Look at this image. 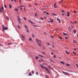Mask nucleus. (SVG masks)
Returning a JSON list of instances; mask_svg holds the SVG:
<instances>
[{
  "instance_id": "nucleus-1",
  "label": "nucleus",
  "mask_w": 78,
  "mask_h": 78,
  "mask_svg": "<svg viewBox=\"0 0 78 78\" xmlns=\"http://www.w3.org/2000/svg\"><path fill=\"white\" fill-rule=\"evenodd\" d=\"M62 73H63V74H64L65 75V74H66L67 75H69V73H68L67 72H63Z\"/></svg>"
},
{
  "instance_id": "nucleus-2",
  "label": "nucleus",
  "mask_w": 78,
  "mask_h": 78,
  "mask_svg": "<svg viewBox=\"0 0 78 78\" xmlns=\"http://www.w3.org/2000/svg\"><path fill=\"white\" fill-rule=\"evenodd\" d=\"M21 36L22 38L23 39H25V37L24 36H23V34H22Z\"/></svg>"
},
{
  "instance_id": "nucleus-3",
  "label": "nucleus",
  "mask_w": 78,
  "mask_h": 78,
  "mask_svg": "<svg viewBox=\"0 0 78 78\" xmlns=\"http://www.w3.org/2000/svg\"><path fill=\"white\" fill-rule=\"evenodd\" d=\"M28 22H30L32 24H33V22H32L31 21L29 20H28Z\"/></svg>"
},
{
  "instance_id": "nucleus-4",
  "label": "nucleus",
  "mask_w": 78,
  "mask_h": 78,
  "mask_svg": "<svg viewBox=\"0 0 78 78\" xmlns=\"http://www.w3.org/2000/svg\"><path fill=\"white\" fill-rule=\"evenodd\" d=\"M54 6L55 8H57V6H56V3H54Z\"/></svg>"
},
{
  "instance_id": "nucleus-5",
  "label": "nucleus",
  "mask_w": 78,
  "mask_h": 78,
  "mask_svg": "<svg viewBox=\"0 0 78 78\" xmlns=\"http://www.w3.org/2000/svg\"><path fill=\"white\" fill-rule=\"evenodd\" d=\"M44 13H44L45 14H47V15H48L49 14V13H47V12H44Z\"/></svg>"
},
{
  "instance_id": "nucleus-6",
  "label": "nucleus",
  "mask_w": 78,
  "mask_h": 78,
  "mask_svg": "<svg viewBox=\"0 0 78 78\" xmlns=\"http://www.w3.org/2000/svg\"><path fill=\"white\" fill-rule=\"evenodd\" d=\"M38 56H40V57H41V58H44V57L43 56L39 54V55H38Z\"/></svg>"
},
{
  "instance_id": "nucleus-7",
  "label": "nucleus",
  "mask_w": 78,
  "mask_h": 78,
  "mask_svg": "<svg viewBox=\"0 0 78 78\" xmlns=\"http://www.w3.org/2000/svg\"><path fill=\"white\" fill-rule=\"evenodd\" d=\"M67 16H68V17H69L70 16V15H69V12H67Z\"/></svg>"
},
{
  "instance_id": "nucleus-8",
  "label": "nucleus",
  "mask_w": 78,
  "mask_h": 78,
  "mask_svg": "<svg viewBox=\"0 0 78 78\" xmlns=\"http://www.w3.org/2000/svg\"><path fill=\"white\" fill-rule=\"evenodd\" d=\"M57 20L58 21L59 23H61V20H60L59 18H57Z\"/></svg>"
},
{
  "instance_id": "nucleus-9",
  "label": "nucleus",
  "mask_w": 78,
  "mask_h": 78,
  "mask_svg": "<svg viewBox=\"0 0 78 78\" xmlns=\"http://www.w3.org/2000/svg\"><path fill=\"white\" fill-rule=\"evenodd\" d=\"M40 66H41V67H42L43 69H44L45 67H44V66H43V65H40Z\"/></svg>"
},
{
  "instance_id": "nucleus-10",
  "label": "nucleus",
  "mask_w": 78,
  "mask_h": 78,
  "mask_svg": "<svg viewBox=\"0 0 78 78\" xmlns=\"http://www.w3.org/2000/svg\"><path fill=\"white\" fill-rule=\"evenodd\" d=\"M66 52L67 54H68V55H69V54H70V53H69V52L67 51H66Z\"/></svg>"
},
{
  "instance_id": "nucleus-11",
  "label": "nucleus",
  "mask_w": 78,
  "mask_h": 78,
  "mask_svg": "<svg viewBox=\"0 0 78 78\" xmlns=\"http://www.w3.org/2000/svg\"><path fill=\"white\" fill-rule=\"evenodd\" d=\"M24 27L26 28V29H28V27L26 25H24Z\"/></svg>"
},
{
  "instance_id": "nucleus-12",
  "label": "nucleus",
  "mask_w": 78,
  "mask_h": 78,
  "mask_svg": "<svg viewBox=\"0 0 78 78\" xmlns=\"http://www.w3.org/2000/svg\"><path fill=\"white\" fill-rule=\"evenodd\" d=\"M37 43H38V44L39 45V47H41V45L39 42H38Z\"/></svg>"
},
{
  "instance_id": "nucleus-13",
  "label": "nucleus",
  "mask_w": 78,
  "mask_h": 78,
  "mask_svg": "<svg viewBox=\"0 0 78 78\" xmlns=\"http://www.w3.org/2000/svg\"><path fill=\"white\" fill-rule=\"evenodd\" d=\"M4 29H5V30H8V27H5L4 28Z\"/></svg>"
},
{
  "instance_id": "nucleus-14",
  "label": "nucleus",
  "mask_w": 78,
  "mask_h": 78,
  "mask_svg": "<svg viewBox=\"0 0 78 78\" xmlns=\"http://www.w3.org/2000/svg\"><path fill=\"white\" fill-rule=\"evenodd\" d=\"M20 9L21 11H22L23 9V8L20 6Z\"/></svg>"
},
{
  "instance_id": "nucleus-15",
  "label": "nucleus",
  "mask_w": 78,
  "mask_h": 78,
  "mask_svg": "<svg viewBox=\"0 0 78 78\" xmlns=\"http://www.w3.org/2000/svg\"><path fill=\"white\" fill-rule=\"evenodd\" d=\"M61 63L62 64H65V63H64V62L63 61H61Z\"/></svg>"
},
{
  "instance_id": "nucleus-16",
  "label": "nucleus",
  "mask_w": 78,
  "mask_h": 78,
  "mask_svg": "<svg viewBox=\"0 0 78 78\" xmlns=\"http://www.w3.org/2000/svg\"><path fill=\"white\" fill-rule=\"evenodd\" d=\"M44 69H45V70H47L48 71V69H47V68L45 67V68H44Z\"/></svg>"
},
{
  "instance_id": "nucleus-17",
  "label": "nucleus",
  "mask_w": 78,
  "mask_h": 78,
  "mask_svg": "<svg viewBox=\"0 0 78 78\" xmlns=\"http://www.w3.org/2000/svg\"><path fill=\"white\" fill-rule=\"evenodd\" d=\"M66 65L67 66H70V64H69L68 63H66Z\"/></svg>"
},
{
  "instance_id": "nucleus-18",
  "label": "nucleus",
  "mask_w": 78,
  "mask_h": 78,
  "mask_svg": "<svg viewBox=\"0 0 78 78\" xmlns=\"http://www.w3.org/2000/svg\"><path fill=\"white\" fill-rule=\"evenodd\" d=\"M31 75H32V74H31V73H29V74L28 75V76H31Z\"/></svg>"
},
{
  "instance_id": "nucleus-19",
  "label": "nucleus",
  "mask_w": 78,
  "mask_h": 78,
  "mask_svg": "<svg viewBox=\"0 0 78 78\" xmlns=\"http://www.w3.org/2000/svg\"><path fill=\"white\" fill-rule=\"evenodd\" d=\"M9 7L10 8H12V7L11 6V4H9Z\"/></svg>"
},
{
  "instance_id": "nucleus-20",
  "label": "nucleus",
  "mask_w": 78,
  "mask_h": 78,
  "mask_svg": "<svg viewBox=\"0 0 78 78\" xmlns=\"http://www.w3.org/2000/svg\"><path fill=\"white\" fill-rule=\"evenodd\" d=\"M2 11H3V10H4V8L3 7H2Z\"/></svg>"
},
{
  "instance_id": "nucleus-21",
  "label": "nucleus",
  "mask_w": 78,
  "mask_h": 78,
  "mask_svg": "<svg viewBox=\"0 0 78 78\" xmlns=\"http://www.w3.org/2000/svg\"><path fill=\"white\" fill-rule=\"evenodd\" d=\"M52 14L53 16H56V14L55 13H52Z\"/></svg>"
},
{
  "instance_id": "nucleus-22",
  "label": "nucleus",
  "mask_w": 78,
  "mask_h": 78,
  "mask_svg": "<svg viewBox=\"0 0 78 78\" xmlns=\"http://www.w3.org/2000/svg\"><path fill=\"white\" fill-rule=\"evenodd\" d=\"M63 34L65 35V36H66V35H67V34H66V33H63Z\"/></svg>"
},
{
  "instance_id": "nucleus-23",
  "label": "nucleus",
  "mask_w": 78,
  "mask_h": 78,
  "mask_svg": "<svg viewBox=\"0 0 78 78\" xmlns=\"http://www.w3.org/2000/svg\"><path fill=\"white\" fill-rule=\"evenodd\" d=\"M35 59H37L38 58H39V57L36 56L35 57Z\"/></svg>"
},
{
  "instance_id": "nucleus-24",
  "label": "nucleus",
  "mask_w": 78,
  "mask_h": 78,
  "mask_svg": "<svg viewBox=\"0 0 78 78\" xmlns=\"http://www.w3.org/2000/svg\"><path fill=\"white\" fill-rule=\"evenodd\" d=\"M76 30H73V33H76Z\"/></svg>"
},
{
  "instance_id": "nucleus-25",
  "label": "nucleus",
  "mask_w": 78,
  "mask_h": 78,
  "mask_svg": "<svg viewBox=\"0 0 78 78\" xmlns=\"http://www.w3.org/2000/svg\"><path fill=\"white\" fill-rule=\"evenodd\" d=\"M36 75H39V73H38L37 72H36Z\"/></svg>"
},
{
  "instance_id": "nucleus-26",
  "label": "nucleus",
  "mask_w": 78,
  "mask_h": 78,
  "mask_svg": "<svg viewBox=\"0 0 78 78\" xmlns=\"http://www.w3.org/2000/svg\"><path fill=\"white\" fill-rule=\"evenodd\" d=\"M45 76H46V78H49V77H48V76H47V75H45Z\"/></svg>"
},
{
  "instance_id": "nucleus-27",
  "label": "nucleus",
  "mask_w": 78,
  "mask_h": 78,
  "mask_svg": "<svg viewBox=\"0 0 78 78\" xmlns=\"http://www.w3.org/2000/svg\"><path fill=\"white\" fill-rule=\"evenodd\" d=\"M6 18L7 19H8V20H9V17H8V16H7Z\"/></svg>"
},
{
  "instance_id": "nucleus-28",
  "label": "nucleus",
  "mask_w": 78,
  "mask_h": 78,
  "mask_svg": "<svg viewBox=\"0 0 78 78\" xmlns=\"http://www.w3.org/2000/svg\"><path fill=\"white\" fill-rule=\"evenodd\" d=\"M34 71H32L31 72L32 73L34 74Z\"/></svg>"
},
{
  "instance_id": "nucleus-29",
  "label": "nucleus",
  "mask_w": 78,
  "mask_h": 78,
  "mask_svg": "<svg viewBox=\"0 0 78 78\" xmlns=\"http://www.w3.org/2000/svg\"><path fill=\"white\" fill-rule=\"evenodd\" d=\"M76 12L75 10H74V14H76Z\"/></svg>"
},
{
  "instance_id": "nucleus-30",
  "label": "nucleus",
  "mask_w": 78,
  "mask_h": 78,
  "mask_svg": "<svg viewBox=\"0 0 78 78\" xmlns=\"http://www.w3.org/2000/svg\"><path fill=\"white\" fill-rule=\"evenodd\" d=\"M27 32L28 33H29V31L28 30V29L27 30H26Z\"/></svg>"
},
{
  "instance_id": "nucleus-31",
  "label": "nucleus",
  "mask_w": 78,
  "mask_h": 78,
  "mask_svg": "<svg viewBox=\"0 0 78 78\" xmlns=\"http://www.w3.org/2000/svg\"><path fill=\"white\" fill-rule=\"evenodd\" d=\"M63 2V0H62L61 2H60V3L61 4V3H62Z\"/></svg>"
},
{
  "instance_id": "nucleus-32",
  "label": "nucleus",
  "mask_w": 78,
  "mask_h": 78,
  "mask_svg": "<svg viewBox=\"0 0 78 78\" xmlns=\"http://www.w3.org/2000/svg\"><path fill=\"white\" fill-rule=\"evenodd\" d=\"M18 22H19V23H21L20 22V20H19L18 19Z\"/></svg>"
},
{
  "instance_id": "nucleus-33",
  "label": "nucleus",
  "mask_w": 78,
  "mask_h": 78,
  "mask_svg": "<svg viewBox=\"0 0 78 78\" xmlns=\"http://www.w3.org/2000/svg\"><path fill=\"white\" fill-rule=\"evenodd\" d=\"M73 53H74V54H75V55H76V53L74 51L73 52Z\"/></svg>"
},
{
  "instance_id": "nucleus-34",
  "label": "nucleus",
  "mask_w": 78,
  "mask_h": 78,
  "mask_svg": "<svg viewBox=\"0 0 78 78\" xmlns=\"http://www.w3.org/2000/svg\"><path fill=\"white\" fill-rule=\"evenodd\" d=\"M73 42L74 43H77L76 41H73Z\"/></svg>"
},
{
  "instance_id": "nucleus-35",
  "label": "nucleus",
  "mask_w": 78,
  "mask_h": 78,
  "mask_svg": "<svg viewBox=\"0 0 78 78\" xmlns=\"http://www.w3.org/2000/svg\"><path fill=\"white\" fill-rule=\"evenodd\" d=\"M32 34V36L33 37H34V35H33V34Z\"/></svg>"
},
{
  "instance_id": "nucleus-36",
  "label": "nucleus",
  "mask_w": 78,
  "mask_h": 78,
  "mask_svg": "<svg viewBox=\"0 0 78 78\" xmlns=\"http://www.w3.org/2000/svg\"><path fill=\"white\" fill-rule=\"evenodd\" d=\"M2 28H4L5 27V26L4 25H2Z\"/></svg>"
},
{
  "instance_id": "nucleus-37",
  "label": "nucleus",
  "mask_w": 78,
  "mask_h": 78,
  "mask_svg": "<svg viewBox=\"0 0 78 78\" xmlns=\"http://www.w3.org/2000/svg\"><path fill=\"white\" fill-rule=\"evenodd\" d=\"M36 40L37 41V43H38V42H39V41H38V40H37V39H36Z\"/></svg>"
},
{
  "instance_id": "nucleus-38",
  "label": "nucleus",
  "mask_w": 78,
  "mask_h": 78,
  "mask_svg": "<svg viewBox=\"0 0 78 78\" xmlns=\"http://www.w3.org/2000/svg\"><path fill=\"white\" fill-rule=\"evenodd\" d=\"M23 19H24V20H27V19H26V18H25V17H24Z\"/></svg>"
},
{
  "instance_id": "nucleus-39",
  "label": "nucleus",
  "mask_w": 78,
  "mask_h": 78,
  "mask_svg": "<svg viewBox=\"0 0 78 78\" xmlns=\"http://www.w3.org/2000/svg\"><path fill=\"white\" fill-rule=\"evenodd\" d=\"M2 31H5V29L4 28H2Z\"/></svg>"
},
{
  "instance_id": "nucleus-40",
  "label": "nucleus",
  "mask_w": 78,
  "mask_h": 78,
  "mask_svg": "<svg viewBox=\"0 0 78 78\" xmlns=\"http://www.w3.org/2000/svg\"><path fill=\"white\" fill-rule=\"evenodd\" d=\"M34 5H36V6H37V4L36 3H34Z\"/></svg>"
},
{
  "instance_id": "nucleus-41",
  "label": "nucleus",
  "mask_w": 78,
  "mask_h": 78,
  "mask_svg": "<svg viewBox=\"0 0 78 78\" xmlns=\"http://www.w3.org/2000/svg\"><path fill=\"white\" fill-rule=\"evenodd\" d=\"M4 7L5 8H6V5H4Z\"/></svg>"
},
{
  "instance_id": "nucleus-42",
  "label": "nucleus",
  "mask_w": 78,
  "mask_h": 78,
  "mask_svg": "<svg viewBox=\"0 0 78 78\" xmlns=\"http://www.w3.org/2000/svg\"><path fill=\"white\" fill-rule=\"evenodd\" d=\"M47 45H50V44L48 43H47Z\"/></svg>"
},
{
  "instance_id": "nucleus-43",
  "label": "nucleus",
  "mask_w": 78,
  "mask_h": 78,
  "mask_svg": "<svg viewBox=\"0 0 78 78\" xmlns=\"http://www.w3.org/2000/svg\"><path fill=\"white\" fill-rule=\"evenodd\" d=\"M18 28H20V27L19 25H18Z\"/></svg>"
},
{
  "instance_id": "nucleus-44",
  "label": "nucleus",
  "mask_w": 78,
  "mask_h": 78,
  "mask_svg": "<svg viewBox=\"0 0 78 78\" xmlns=\"http://www.w3.org/2000/svg\"><path fill=\"white\" fill-rule=\"evenodd\" d=\"M21 6V7H24V6L23 5H21V6Z\"/></svg>"
},
{
  "instance_id": "nucleus-45",
  "label": "nucleus",
  "mask_w": 78,
  "mask_h": 78,
  "mask_svg": "<svg viewBox=\"0 0 78 78\" xmlns=\"http://www.w3.org/2000/svg\"><path fill=\"white\" fill-rule=\"evenodd\" d=\"M18 19H20V20H21V19H20V18L19 17V16H18Z\"/></svg>"
},
{
  "instance_id": "nucleus-46",
  "label": "nucleus",
  "mask_w": 78,
  "mask_h": 78,
  "mask_svg": "<svg viewBox=\"0 0 78 78\" xmlns=\"http://www.w3.org/2000/svg\"><path fill=\"white\" fill-rule=\"evenodd\" d=\"M54 57L55 58H56V56H55V55H54Z\"/></svg>"
},
{
  "instance_id": "nucleus-47",
  "label": "nucleus",
  "mask_w": 78,
  "mask_h": 78,
  "mask_svg": "<svg viewBox=\"0 0 78 78\" xmlns=\"http://www.w3.org/2000/svg\"><path fill=\"white\" fill-rule=\"evenodd\" d=\"M42 22H41V21H39L38 22V23H41Z\"/></svg>"
},
{
  "instance_id": "nucleus-48",
  "label": "nucleus",
  "mask_w": 78,
  "mask_h": 78,
  "mask_svg": "<svg viewBox=\"0 0 78 78\" xmlns=\"http://www.w3.org/2000/svg\"><path fill=\"white\" fill-rule=\"evenodd\" d=\"M0 12H1V13H2V11L1 10V9L0 8Z\"/></svg>"
},
{
  "instance_id": "nucleus-49",
  "label": "nucleus",
  "mask_w": 78,
  "mask_h": 78,
  "mask_svg": "<svg viewBox=\"0 0 78 78\" xmlns=\"http://www.w3.org/2000/svg\"><path fill=\"white\" fill-rule=\"evenodd\" d=\"M15 10L16 11H18V10H17V9H15Z\"/></svg>"
},
{
  "instance_id": "nucleus-50",
  "label": "nucleus",
  "mask_w": 78,
  "mask_h": 78,
  "mask_svg": "<svg viewBox=\"0 0 78 78\" xmlns=\"http://www.w3.org/2000/svg\"><path fill=\"white\" fill-rule=\"evenodd\" d=\"M30 41H32V40L31 39V38L30 37V38L29 39Z\"/></svg>"
},
{
  "instance_id": "nucleus-51",
  "label": "nucleus",
  "mask_w": 78,
  "mask_h": 78,
  "mask_svg": "<svg viewBox=\"0 0 78 78\" xmlns=\"http://www.w3.org/2000/svg\"><path fill=\"white\" fill-rule=\"evenodd\" d=\"M48 73H49V74H50V71L48 70Z\"/></svg>"
},
{
  "instance_id": "nucleus-52",
  "label": "nucleus",
  "mask_w": 78,
  "mask_h": 78,
  "mask_svg": "<svg viewBox=\"0 0 78 78\" xmlns=\"http://www.w3.org/2000/svg\"><path fill=\"white\" fill-rule=\"evenodd\" d=\"M68 37H65V39H68Z\"/></svg>"
},
{
  "instance_id": "nucleus-53",
  "label": "nucleus",
  "mask_w": 78,
  "mask_h": 78,
  "mask_svg": "<svg viewBox=\"0 0 78 78\" xmlns=\"http://www.w3.org/2000/svg\"><path fill=\"white\" fill-rule=\"evenodd\" d=\"M41 20H44V19L43 18L41 17Z\"/></svg>"
},
{
  "instance_id": "nucleus-54",
  "label": "nucleus",
  "mask_w": 78,
  "mask_h": 78,
  "mask_svg": "<svg viewBox=\"0 0 78 78\" xmlns=\"http://www.w3.org/2000/svg\"><path fill=\"white\" fill-rule=\"evenodd\" d=\"M51 54L52 55H53V54H54V53H53V52H51Z\"/></svg>"
},
{
  "instance_id": "nucleus-55",
  "label": "nucleus",
  "mask_w": 78,
  "mask_h": 78,
  "mask_svg": "<svg viewBox=\"0 0 78 78\" xmlns=\"http://www.w3.org/2000/svg\"><path fill=\"white\" fill-rule=\"evenodd\" d=\"M59 39H62V37H59Z\"/></svg>"
},
{
  "instance_id": "nucleus-56",
  "label": "nucleus",
  "mask_w": 78,
  "mask_h": 78,
  "mask_svg": "<svg viewBox=\"0 0 78 78\" xmlns=\"http://www.w3.org/2000/svg\"><path fill=\"white\" fill-rule=\"evenodd\" d=\"M50 60V61H51V62H53V61L52 60H51V59H50V60Z\"/></svg>"
},
{
  "instance_id": "nucleus-57",
  "label": "nucleus",
  "mask_w": 78,
  "mask_h": 78,
  "mask_svg": "<svg viewBox=\"0 0 78 78\" xmlns=\"http://www.w3.org/2000/svg\"><path fill=\"white\" fill-rule=\"evenodd\" d=\"M62 12H64V11L63 10H62Z\"/></svg>"
},
{
  "instance_id": "nucleus-58",
  "label": "nucleus",
  "mask_w": 78,
  "mask_h": 78,
  "mask_svg": "<svg viewBox=\"0 0 78 78\" xmlns=\"http://www.w3.org/2000/svg\"><path fill=\"white\" fill-rule=\"evenodd\" d=\"M76 66H77V67H78V64H76Z\"/></svg>"
},
{
  "instance_id": "nucleus-59",
  "label": "nucleus",
  "mask_w": 78,
  "mask_h": 78,
  "mask_svg": "<svg viewBox=\"0 0 78 78\" xmlns=\"http://www.w3.org/2000/svg\"><path fill=\"white\" fill-rule=\"evenodd\" d=\"M24 9L25 10V11H26V10L25 9V7H24Z\"/></svg>"
},
{
  "instance_id": "nucleus-60",
  "label": "nucleus",
  "mask_w": 78,
  "mask_h": 78,
  "mask_svg": "<svg viewBox=\"0 0 78 78\" xmlns=\"http://www.w3.org/2000/svg\"><path fill=\"white\" fill-rule=\"evenodd\" d=\"M51 37L52 38H53V36H51Z\"/></svg>"
},
{
  "instance_id": "nucleus-61",
  "label": "nucleus",
  "mask_w": 78,
  "mask_h": 78,
  "mask_svg": "<svg viewBox=\"0 0 78 78\" xmlns=\"http://www.w3.org/2000/svg\"><path fill=\"white\" fill-rule=\"evenodd\" d=\"M11 44H12V43H9V45H11Z\"/></svg>"
},
{
  "instance_id": "nucleus-62",
  "label": "nucleus",
  "mask_w": 78,
  "mask_h": 78,
  "mask_svg": "<svg viewBox=\"0 0 78 78\" xmlns=\"http://www.w3.org/2000/svg\"><path fill=\"white\" fill-rule=\"evenodd\" d=\"M52 46L53 47V48H55V46H54L53 45V44H52Z\"/></svg>"
},
{
  "instance_id": "nucleus-63",
  "label": "nucleus",
  "mask_w": 78,
  "mask_h": 78,
  "mask_svg": "<svg viewBox=\"0 0 78 78\" xmlns=\"http://www.w3.org/2000/svg\"><path fill=\"white\" fill-rule=\"evenodd\" d=\"M37 13H36L35 14V16L36 17V15H37Z\"/></svg>"
},
{
  "instance_id": "nucleus-64",
  "label": "nucleus",
  "mask_w": 78,
  "mask_h": 78,
  "mask_svg": "<svg viewBox=\"0 0 78 78\" xmlns=\"http://www.w3.org/2000/svg\"><path fill=\"white\" fill-rule=\"evenodd\" d=\"M29 7H31V5H29Z\"/></svg>"
}]
</instances>
